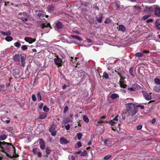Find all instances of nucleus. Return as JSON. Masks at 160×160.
Instances as JSON below:
<instances>
[{
	"mask_svg": "<svg viewBox=\"0 0 160 160\" xmlns=\"http://www.w3.org/2000/svg\"><path fill=\"white\" fill-rule=\"evenodd\" d=\"M26 55L24 53H21L14 55L13 59L15 62H18L20 66L24 67L25 66Z\"/></svg>",
	"mask_w": 160,
	"mask_h": 160,
	"instance_id": "f257e3e1",
	"label": "nucleus"
},
{
	"mask_svg": "<svg viewBox=\"0 0 160 160\" xmlns=\"http://www.w3.org/2000/svg\"><path fill=\"white\" fill-rule=\"evenodd\" d=\"M12 148L14 149V153L15 154L16 153L15 148L12 145V143L0 141V148L1 149V151L2 152L5 153L6 152H9Z\"/></svg>",
	"mask_w": 160,
	"mask_h": 160,
	"instance_id": "f03ea898",
	"label": "nucleus"
},
{
	"mask_svg": "<svg viewBox=\"0 0 160 160\" xmlns=\"http://www.w3.org/2000/svg\"><path fill=\"white\" fill-rule=\"evenodd\" d=\"M126 111L129 115H134L137 112V108L135 107L134 104L132 103H128L126 105Z\"/></svg>",
	"mask_w": 160,
	"mask_h": 160,
	"instance_id": "7ed1b4c3",
	"label": "nucleus"
},
{
	"mask_svg": "<svg viewBox=\"0 0 160 160\" xmlns=\"http://www.w3.org/2000/svg\"><path fill=\"white\" fill-rule=\"evenodd\" d=\"M19 14L21 16L19 18L23 22H27L29 18V15L26 12L21 13Z\"/></svg>",
	"mask_w": 160,
	"mask_h": 160,
	"instance_id": "20e7f679",
	"label": "nucleus"
},
{
	"mask_svg": "<svg viewBox=\"0 0 160 160\" xmlns=\"http://www.w3.org/2000/svg\"><path fill=\"white\" fill-rule=\"evenodd\" d=\"M128 41H123V42H124V43L120 44H119L116 43V41H111V45L114 46H118V47L121 46L124 47L129 45L130 44L127 43Z\"/></svg>",
	"mask_w": 160,
	"mask_h": 160,
	"instance_id": "39448f33",
	"label": "nucleus"
},
{
	"mask_svg": "<svg viewBox=\"0 0 160 160\" xmlns=\"http://www.w3.org/2000/svg\"><path fill=\"white\" fill-rule=\"evenodd\" d=\"M54 62L55 64L59 68L61 67L63 64L62 60L58 56L57 58H54Z\"/></svg>",
	"mask_w": 160,
	"mask_h": 160,
	"instance_id": "423d86ee",
	"label": "nucleus"
},
{
	"mask_svg": "<svg viewBox=\"0 0 160 160\" xmlns=\"http://www.w3.org/2000/svg\"><path fill=\"white\" fill-rule=\"evenodd\" d=\"M55 125L54 124L51 125L49 129V131L51 133V135L55 136L57 134V131H55Z\"/></svg>",
	"mask_w": 160,
	"mask_h": 160,
	"instance_id": "0eeeda50",
	"label": "nucleus"
},
{
	"mask_svg": "<svg viewBox=\"0 0 160 160\" xmlns=\"http://www.w3.org/2000/svg\"><path fill=\"white\" fill-rule=\"evenodd\" d=\"M143 97L145 98V99L147 100H150L152 99V96L149 94H151V93H149V94L147 93L145 91H142Z\"/></svg>",
	"mask_w": 160,
	"mask_h": 160,
	"instance_id": "6e6552de",
	"label": "nucleus"
},
{
	"mask_svg": "<svg viewBox=\"0 0 160 160\" xmlns=\"http://www.w3.org/2000/svg\"><path fill=\"white\" fill-rule=\"evenodd\" d=\"M149 52L148 51L144 50L142 52H138L134 54V56L137 57L141 58L144 56V53H148Z\"/></svg>",
	"mask_w": 160,
	"mask_h": 160,
	"instance_id": "1a4fd4ad",
	"label": "nucleus"
},
{
	"mask_svg": "<svg viewBox=\"0 0 160 160\" xmlns=\"http://www.w3.org/2000/svg\"><path fill=\"white\" fill-rule=\"evenodd\" d=\"M104 145L108 147H110L112 145V142L110 138L104 139L103 140Z\"/></svg>",
	"mask_w": 160,
	"mask_h": 160,
	"instance_id": "9d476101",
	"label": "nucleus"
},
{
	"mask_svg": "<svg viewBox=\"0 0 160 160\" xmlns=\"http://www.w3.org/2000/svg\"><path fill=\"white\" fill-rule=\"evenodd\" d=\"M48 27H49V28H51V27L49 23H46L43 24L42 26V28H46V31L45 32L46 33L48 32L49 31V29L47 28Z\"/></svg>",
	"mask_w": 160,
	"mask_h": 160,
	"instance_id": "9b49d317",
	"label": "nucleus"
},
{
	"mask_svg": "<svg viewBox=\"0 0 160 160\" xmlns=\"http://www.w3.org/2000/svg\"><path fill=\"white\" fill-rule=\"evenodd\" d=\"M40 148L41 149L44 150L45 148V143L42 139H40L39 141Z\"/></svg>",
	"mask_w": 160,
	"mask_h": 160,
	"instance_id": "f8f14e48",
	"label": "nucleus"
},
{
	"mask_svg": "<svg viewBox=\"0 0 160 160\" xmlns=\"http://www.w3.org/2000/svg\"><path fill=\"white\" fill-rule=\"evenodd\" d=\"M93 41H84L83 43L84 46L88 47L92 44L93 43Z\"/></svg>",
	"mask_w": 160,
	"mask_h": 160,
	"instance_id": "ddd939ff",
	"label": "nucleus"
},
{
	"mask_svg": "<svg viewBox=\"0 0 160 160\" xmlns=\"http://www.w3.org/2000/svg\"><path fill=\"white\" fill-rule=\"evenodd\" d=\"M14 72L13 73V75L15 78H17L18 77V75L20 73V71L18 69H15L13 71Z\"/></svg>",
	"mask_w": 160,
	"mask_h": 160,
	"instance_id": "4468645a",
	"label": "nucleus"
},
{
	"mask_svg": "<svg viewBox=\"0 0 160 160\" xmlns=\"http://www.w3.org/2000/svg\"><path fill=\"white\" fill-rule=\"evenodd\" d=\"M60 142L62 144H65L69 142V141L64 138H60Z\"/></svg>",
	"mask_w": 160,
	"mask_h": 160,
	"instance_id": "2eb2a0df",
	"label": "nucleus"
},
{
	"mask_svg": "<svg viewBox=\"0 0 160 160\" xmlns=\"http://www.w3.org/2000/svg\"><path fill=\"white\" fill-rule=\"evenodd\" d=\"M154 13L155 15L158 17H160V8L156 7L154 10Z\"/></svg>",
	"mask_w": 160,
	"mask_h": 160,
	"instance_id": "dca6fc26",
	"label": "nucleus"
},
{
	"mask_svg": "<svg viewBox=\"0 0 160 160\" xmlns=\"http://www.w3.org/2000/svg\"><path fill=\"white\" fill-rule=\"evenodd\" d=\"M110 98L112 100H114L117 99L119 98V95L118 94H115V93H113L110 95Z\"/></svg>",
	"mask_w": 160,
	"mask_h": 160,
	"instance_id": "f3484780",
	"label": "nucleus"
},
{
	"mask_svg": "<svg viewBox=\"0 0 160 160\" xmlns=\"http://www.w3.org/2000/svg\"><path fill=\"white\" fill-rule=\"evenodd\" d=\"M7 138V135L2 133L0 135V141H3Z\"/></svg>",
	"mask_w": 160,
	"mask_h": 160,
	"instance_id": "a211bd4d",
	"label": "nucleus"
},
{
	"mask_svg": "<svg viewBox=\"0 0 160 160\" xmlns=\"http://www.w3.org/2000/svg\"><path fill=\"white\" fill-rule=\"evenodd\" d=\"M0 32L1 34L4 36H8L11 34V32L9 30L8 31L6 32L0 31Z\"/></svg>",
	"mask_w": 160,
	"mask_h": 160,
	"instance_id": "6ab92c4d",
	"label": "nucleus"
},
{
	"mask_svg": "<svg viewBox=\"0 0 160 160\" xmlns=\"http://www.w3.org/2000/svg\"><path fill=\"white\" fill-rule=\"evenodd\" d=\"M47 117V114L46 113H43L39 116V118L41 120L44 119Z\"/></svg>",
	"mask_w": 160,
	"mask_h": 160,
	"instance_id": "aec40b11",
	"label": "nucleus"
},
{
	"mask_svg": "<svg viewBox=\"0 0 160 160\" xmlns=\"http://www.w3.org/2000/svg\"><path fill=\"white\" fill-rule=\"evenodd\" d=\"M54 7L53 5H49L48 7V11L49 12H51L54 10Z\"/></svg>",
	"mask_w": 160,
	"mask_h": 160,
	"instance_id": "412c9836",
	"label": "nucleus"
},
{
	"mask_svg": "<svg viewBox=\"0 0 160 160\" xmlns=\"http://www.w3.org/2000/svg\"><path fill=\"white\" fill-rule=\"evenodd\" d=\"M132 87H134L135 90H139L141 88V87L138 84H134L132 85Z\"/></svg>",
	"mask_w": 160,
	"mask_h": 160,
	"instance_id": "4be33fe9",
	"label": "nucleus"
},
{
	"mask_svg": "<svg viewBox=\"0 0 160 160\" xmlns=\"http://www.w3.org/2000/svg\"><path fill=\"white\" fill-rule=\"evenodd\" d=\"M119 29L121 31L124 32L126 31V29L125 27L123 25H120L119 26Z\"/></svg>",
	"mask_w": 160,
	"mask_h": 160,
	"instance_id": "5701e85b",
	"label": "nucleus"
},
{
	"mask_svg": "<svg viewBox=\"0 0 160 160\" xmlns=\"http://www.w3.org/2000/svg\"><path fill=\"white\" fill-rule=\"evenodd\" d=\"M56 27L58 29L61 28L62 27V25L61 22H58L56 24Z\"/></svg>",
	"mask_w": 160,
	"mask_h": 160,
	"instance_id": "b1692460",
	"label": "nucleus"
},
{
	"mask_svg": "<svg viewBox=\"0 0 160 160\" xmlns=\"http://www.w3.org/2000/svg\"><path fill=\"white\" fill-rule=\"evenodd\" d=\"M153 90L157 92H160V87L158 86H155L153 88Z\"/></svg>",
	"mask_w": 160,
	"mask_h": 160,
	"instance_id": "393cba45",
	"label": "nucleus"
},
{
	"mask_svg": "<svg viewBox=\"0 0 160 160\" xmlns=\"http://www.w3.org/2000/svg\"><path fill=\"white\" fill-rule=\"evenodd\" d=\"M119 83L120 87L121 88H125L127 87V85L124 84L123 82L121 81H120L119 82Z\"/></svg>",
	"mask_w": 160,
	"mask_h": 160,
	"instance_id": "a878e982",
	"label": "nucleus"
},
{
	"mask_svg": "<svg viewBox=\"0 0 160 160\" xmlns=\"http://www.w3.org/2000/svg\"><path fill=\"white\" fill-rule=\"evenodd\" d=\"M102 14H100L101 17H100L99 18H98V17H96V19L98 22H99L101 23L102 22V20L103 18L102 16Z\"/></svg>",
	"mask_w": 160,
	"mask_h": 160,
	"instance_id": "bb28decb",
	"label": "nucleus"
},
{
	"mask_svg": "<svg viewBox=\"0 0 160 160\" xmlns=\"http://www.w3.org/2000/svg\"><path fill=\"white\" fill-rule=\"evenodd\" d=\"M6 129L7 130L8 132H10L11 133H12L13 131V128L10 126L6 127Z\"/></svg>",
	"mask_w": 160,
	"mask_h": 160,
	"instance_id": "cd10ccee",
	"label": "nucleus"
},
{
	"mask_svg": "<svg viewBox=\"0 0 160 160\" xmlns=\"http://www.w3.org/2000/svg\"><path fill=\"white\" fill-rule=\"evenodd\" d=\"M83 119L84 121L86 123H88L89 122V119L86 115L83 116Z\"/></svg>",
	"mask_w": 160,
	"mask_h": 160,
	"instance_id": "c85d7f7f",
	"label": "nucleus"
},
{
	"mask_svg": "<svg viewBox=\"0 0 160 160\" xmlns=\"http://www.w3.org/2000/svg\"><path fill=\"white\" fill-rule=\"evenodd\" d=\"M82 5L84 6H89L90 5V3L89 2H82L81 3Z\"/></svg>",
	"mask_w": 160,
	"mask_h": 160,
	"instance_id": "c756f323",
	"label": "nucleus"
},
{
	"mask_svg": "<svg viewBox=\"0 0 160 160\" xmlns=\"http://www.w3.org/2000/svg\"><path fill=\"white\" fill-rule=\"evenodd\" d=\"M71 37L75 39H77L78 40H82V39H81L78 36L74 35H71Z\"/></svg>",
	"mask_w": 160,
	"mask_h": 160,
	"instance_id": "7c9ffc66",
	"label": "nucleus"
},
{
	"mask_svg": "<svg viewBox=\"0 0 160 160\" xmlns=\"http://www.w3.org/2000/svg\"><path fill=\"white\" fill-rule=\"evenodd\" d=\"M70 41V42L68 41L67 42L69 43H74L76 44L82 46V45H81L80 44V43L78 42V41Z\"/></svg>",
	"mask_w": 160,
	"mask_h": 160,
	"instance_id": "2f4dec72",
	"label": "nucleus"
},
{
	"mask_svg": "<svg viewBox=\"0 0 160 160\" xmlns=\"http://www.w3.org/2000/svg\"><path fill=\"white\" fill-rule=\"evenodd\" d=\"M112 155H108L106 156L103 158V160H108L111 158Z\"/></svg>",
	"mask_w": 160,
	"mask_h": 160,
	"instance_id": "473e14b6",
	"label": "nucleus"
},
{
	"mask_svg": "<svg viewBox=\"0 0 160 160\" xmlns=\"http://www.w3.org/2000/svg\"><path fill=\"white\" fill-rule=\"evenodd\" d=\"M103 77L106 79H108L109 78V76L106 72H103Z\"/></svg>",
	"mask_w": 160,
	"mask_h": 160,
	"instance_id": "72a5a7b5",
	"label": "nucleus"
},
{
	"mask_svg": "<svg viewBox=\"0 0 160 160\" xmlns=\"http://www.w3.org/2000/svg\"><path fill=\"white\" fill-rule=\"evenodd\" d=\"M133 67H131L129 68V73H130V74L132 76V77H134V74L133 73Z\"/></svg>",
	"mask_w": 160,
	"mask_h": 160,
	"instance_id": "f704fd0d",
	"label": "nucleus"
},
{
	"mask_svg": "<svg viewBox=\"0 0 160 160\" xmlns=\"http://www.w3.org/2000/svg\"><path fill=\"white\" fill-rule=\"evenodd\" d=\"M82 134V133L78 132L77 133V137H78V140H80L81 139Z\"/></svg>",
	"mask_w": 160,
	"mask_h": 160,
	"instance_id": "c9c22d12",
	"label": "nucleus"
},
{
	"mask_svg": "<svg viewBox=\"0 0 160 160\" xmlns=\"http://www.w3.org/2000/svg\"><path fill=\"white\" fill-rule=\"evenodd\" d=\"M51 150L50 148H47L46 149V154L47 155H49L51 153Z\"/></svg>",
	"mask_w": 160,
	"mask_h": 160,
	"instance_id": "e433bc0d",
	"label": "nucleus"
},
{
	"mask_svg": "<svg viewBox=\"0 0 160 160\" xmlns=\"http://www.w3.org/2000/svg\"><path fill=\"white\" fill-rule=\"evenodd\" d=\"M111 22V20L109 18H107L104 21V23L106 24L109 23Z\"/></svg>",
	"mask_w": 160,
	"mask_h": 160,
	"instance_id": "4c0bfd02",
	"label": "nucleus"
},
{
	"mask_svg": "<svg viewBox=\"0 0 160 160\" xmlns=\"http://www.w3.org/2000/svg\"><path fill=\"white\" fill-rule=\"evenodd\" d=\"M43 109L44 112H48L49 110V108L46 106H43Z\"/></svg>",
	"mask_w": 160,
	"mask_h": 160,
	"instance_id": "58836bf2",
	"label": "nucleus"
},
{
	"mask_svg": "<svg viewBox=\"0 0 160 160\" xmlns=\"http://www.w3.org/2000/svg\"><path fill=\"white\" fill-rule=\"evenodd\" d=\"M37 98L38 100L40 101L42 100V98L40 92L38 93Z\"/></svg>",
	"mask_w": 160,
	"mask_h": 160,
	"instance_id": "ea45409f",
	"label": "nucleus"
},
{
	"mask_svg": "<svg viewBox=\"0 0 160 160\" xmlns=\"http://www.w3.org/2000/svg\"><path fill=\"white\" fill-rule=\"evenodd\" d=\"M21 48L23 50H25L28 48V47L27 45H23L22 46Z\"/></svg>",
	"mask_w": 160,
	"mask_h": 160,
	"instance_id": "a19ab883",
	"label": "nucleus"
},
{
	"mask_svg": "<svg viewBox=\"0 0 160 160\" xmlns=\"http://www.w3.org/2000/svg\"><path fill=\"white\" fill-rule=\"evenodd\" d=\"M104 122L100 120L99 121H98L96 123V126H99L102 123H103Z\"/></svg>",
	"mask_w": 160,
	"mask_h": 160,
	"instance_id": "79ce46f5",
	"label": "nucleus"
},
{
	"mask_svg": "<svg viewBox=\"0 0 160 160\" xmlns=\"http://www.w3.org/2000/svg\"><path fill=\"white\" fill-rule=\"evenodd\" d=\"M126 116H128L127 114L126 113H123L122 114V119L125 120Z\"/></svg>",
	"mask_w": 160,
	"mask_h": 160,
	"instance_id": "37998d69",
	"label": "nucleus"
},
{
	"mask_svg": "<svg viewBox=\"0 0 160 160\" xmlns=\"http://www.w3.org/2000/svg\"><path fill=\"white\" fill-rule=\"evenodd\" d=\"M32 152L34 155H36L37 152V148H33L32 150Z\"/></svg>",
	"mask_w": 160,
	"mask_h": 160,
	"instance_id": "c03bdc74",
	"label": "nucleus"
},
{
	"mask_svg": "<svg viewBox=\"0 0 160 160\" xmlns=\"http://www.w3.org/2000/svg\"><path fill=\"white\" fill-rule=\"evenodd\" d=\"M43 103L42 102H40L39 103H38V106L39 107V108L40 109H41L42 108L43 106Z\"/></svg>",
	"mask_w": 160,
	"mask_h": 160,
	"instance_id": "a18cd8bd",
	"label": "nucleus"
},
{
	"mask_svg": "<svg viewBox=\"0 0 160 160\" xmlns=\"http://www.w3.org/2000/svg\"><path fill=\"white\" fill-rule=\"evenodd\" d=\"M145 9L146 10L149 12L152 10V7H146Z\"/></svg>",
	"mask_w": 160,
	"mask_h": 160,
	"instance_id": "49530a36",
	"label": "nucleus"
},
{
	"mask_svg": "<svg viewBox=\"0 0 160 160\" xmlns=\"http://www.w3.org/2000/svg\"><path fill=\"white\" fill-rule=\"evenodd\" d=\"M70 122V119L69 118L63 120V122L65 123H69Z\"/></svg>",
	"mask_w": 160,
	"mask_h": 160,
	"instance_id": "de8ad7c7",
	"label": "nucleus"
},
{
	"mask_svg": "<svg viewBox=\"0 0 160 160\" xmlns=\"http://www.w3.org/2000/svg\"><path fill=\"white\" fill-rule=\"evenodd\" d=\"M81 155L83 156H85L87 155V152L86 150H84L83 152H81Z\"/></svg>",
	"mask_w": 160,
	"mask_h": 160,
	"instance_id": "09e8293b",
	"label": "nucleus"
},
{
	"mask_svg": "<svg viewBox=\"0 0 160 160\" xmlns=\"http://www.w3.org/2000/svg\"><path fill=\"white\" fill-rule=\"evenodd\" d=\"M155 25L156 26H159L160 25L159 20L158 19L155 22Z\"/></svg>",
	"mask_w": 160,
	"mask_h": 160,
	"instance_id": "8fccbe9b",
	"label": "nucleus"
},
{
	"mask_svg": "<svg viewBox=\"0 0 160 160\" xmlns=\"http://www.w3.org/2000/svg\"><path fill=\"white\" fill-rule=\"evenodd\" d=\"M14 45L17 47L19 48L20 45V43L19 42H16L14 43Z\"/></svg>",
	"mask_w": 160,
	"mask_h": 160,
	"instance_id": "3c124183",
	"label": "nucleus"
},
{
	"mask_svg": "<svg viewBox=\"0 0 160 160\" xmlns=\"http://www.w3.org/2000/svg\"><path fill=\"white\" fill-rule=\"evenodd\" d=\"M32 100L33 101H35L36 100V99H37L36 98V96L35 94H32Z\"/></svg>",
	"mask_w": 160,
	"mask_h": 160,
	"instance_id": "603ef678",
	"label": "nucleus"
},
{
	"mask_svg": "<svg viewBox=\"0 0 160 160\" xmlns=\"http://www.w3.org/2000/svg\"><path fill=\"white\" fill-rule=\"evenodd\" d=\"M109 123L112 126L114 125L115 124L116 122H114L113 121L111 120V121L109 122Z\"/></svg>",
	"mask_w": 160,
	"mask_h": 160,
	"instance_id": "864d4df0",
	"label": "nucleus"
},
{
	"mask_svg": "<svg viewBox=\"0 0 160 160\" xmlns=\"http://www.w3.org/2000/svg\"><path fill=\"white\" fill-rule=\"evenodd\" d=\"M24 40H36L35 39H33L31 38L27 37L24 38Z\"/></svg>",
	"mask_w": 160,
	"mask_h": 160,
	"instance_id": "5fc2aeb1",
	"label": "nucleus"
},
{
	"mask_svg": "<svg viewBox=\"0 0 160 160\" xmlns=\"http://www.w3.org/2000/svg\"><path fill=\"white\" fill-rule=\"evenodd\" d=\"M75 157L72 155H71L70 158H69V160H75Z\"/></svg>",
	"mask_w": 160,
	"mask_h": 160,
	"instance_id": "6e6d98bb",
	"label": "nucleus"
},
{
	"mask_svg": "<svg viewBox=\"0 0 160 160\" xmlns=\"http://www.w3.org/2000/svg\"><path fill=\"white\" fill-rule=\"evenodd\" d=\"M150 16V15H147L144 16L143 17V20H145L147 19Z\"/></svg>",
	"mask_w": 160,
	"mask_h": 160,
	"instance_id": "4d7b16f0",
	"label": "nucleus"
},
{
	"mask_svg": "<svg viewBox=\"0 0 160 160\" xmlns=\"http://www.w3.org/2000/svg\"><path fill=\"white\" fill-rule=\"evenodd\" d=\"M68 106H66L65 107L64 111H63V113H66L67 111H68Z\"/></svg>",
	"mask_w": 160,
	"mask_h": 160,
	"instance_id": "13d9d810",
	"label": "nucleus"
},
{
	"mask_svg": "<svg viewBox=\"0 0 160 160\" xmlns=\"http://www.w3.org/2000/svg\"><path fill=\"white\" fill-rule=\"evenodd\" d=\"M135 107L137 108L138 107H140V108H141V109H143L144 108V106H143L142 105H137L136 106H135Z\"/></svg>",
	"mask_w": 160,
	"mask_h": 160,
	"instance_id": "bf43d9fd",
	"label": "nucleus"
},
{
	"mask_svg": "<svg viewBox=\"0 0 160 160\" xmlns=\"http://www.w3.org/2000/svg\"><path fill=\"white\" fill-rule=\"evenodd\" d=\"M13 38L11 36H7L5 38V40H12Z\"/></svg>",
	"mask_w": 160,
	"mask_h": 160,
	"instance_id": "052dcab7",
	"label": "nucleus"
},
{
	"mask_svg": "<svg viewBox=\"0 0 160 160\" xmlns=\"http://www.w3.org/2000/svg\"><path fill=\"white\" fill-rule=\"evenodd\" d=\"M119 3V2H117L116 3L115 7L117 8H120Z\"/></svg>",
	"mask_w": 160,
	"mask_h": 160,
	"instance_id": "680f3d73",
	"label": "nucleus"
},
{
	"mask_svg": "<svg viewBox=\"0 0 160 160\" xmlns=\"http://www.w3.org/2000/svg\"><path fill=\"white\" fill-rule=\"evenodd\" d=\"M45 16V15L44 14H42L40 12L38 13L37 14V16L39 17H43Z\"/></svg>",
	"mask_w": 160,
	"mask_h": 160,
	"instance_id": "e2e57ef3",
	"label": "nucleus"
},
{
	"mask_svg": "<svg viewBox=\"0 0 160 160\" xmlns=\"http://www.w3.org/2000/svg\"><path fill=\"white\" fill-rule=\"evenodd\" d=\"M65 129L66 130H68L70 128V125L69 124H68L66 126H65Z\"/></svg>",
	"mask_w": 160,
	"mask_h": 160,
	"instance_id": "0e129e2a",
	"label": "nucleus"
},
{
	"mask_svg": "<svg viewBox=\"0 0 160 160\" xmlns=\"http://www.w3.org/2000/svg\"><path fill=\"white\" fill-rule=\"evenodd\" d=\"M128 90L131 91H135L136 90L134 89V88H133V87H132L131 88H128Z\"/></svg>",
	"mask_w": 160,
	"mask_h": 160,
	"instance_id": "69168bd1",
	"label": "nucleus"
},
{
	"mask_svg": "<svg viewBox=\"0 0 160 160\" xmlns=\"http://www.w3.org/2000/svg\"><path fill=\"white\" fill-rule=\"evenodd\" d=\"M77 145H78V148H79L80 147H81L82 146V143L81 142H77Z\"/></svg>",
	"mask_w": 160,
	"mask_h": 160,
	"instance_id": "338daca9",
	"label": "nucleus"
},
{
	"mask_svg": "<svg viewBox=\"0 0 160 160\" xmlns=\"http://www.w3.org/2000/svg\"><path fill=\"white\" fill-rule=\"evenodd\" d=\"M76 59L77 58H75V59H74L73 58L71 57V61L72 62V63H74L76 62Z\"/></svg>",
	"mask_w": 160,
	"mask_h": 160,
	"instance_id": "774afa93",
	"label": "nucleus"
}]
</instances>
